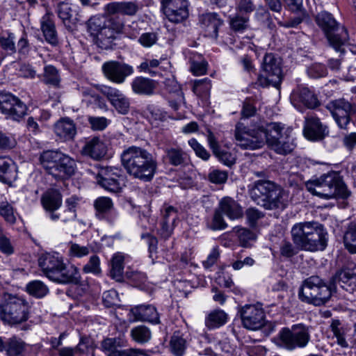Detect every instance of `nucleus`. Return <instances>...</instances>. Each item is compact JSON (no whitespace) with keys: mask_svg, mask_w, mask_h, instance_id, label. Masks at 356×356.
Wrapping results in <instances>:
<instances>
[{"mask_svg":"<svg viewBox=\"0 0 356 356\" xmlns=\"http://www.w3.org/2000/svg\"><path fill=\"white\" fill-rule=\"evenodd\" d=\"M120 157L122 166L130 176L143 181L153 179L157 162L147 149L132 145L124 149Z\"/></svg>","mask_w":356,"mask_h":356,"instance_id":"obj_2","label":"nucleus"},{"mask_svg":"<svg viewBox=\"0 0 356 356\" xmlns=\"http://www.w3.org/2000/svg\"><path fill=\"white\" fill-rule=\"evenodd\" d=\"M120 170L116 168H107L97 178L98 184L105 190L118 193L122 188L123 177L120 175Z\"/></svg>","mask_w":356,"mask_h":356,"instance_id":"obj_22","label":"nucleus"},{"mask_svg":"<svg viewBox=\"0 0 356 356\" xmlns=\"http://www.w3.org/2000/svg\"><path fill=\"white\" fill-rule=\"evenodd\" d=\"M99 90L119 113L126 115L129 113V99L120 90L106 85L100 86Z\"/></svg>","mask_w":356,"mask_h":356,"instance_id":"obj_20","label":"nucleus"},{"mask_svg":"<svg viewBox=\"0 0 356 356\" xmlns=\"http://www.w3.org/2000/svg\"><path fill=\"white\" fill-rule=\"evenodd\" d=\"M325 108L330 112L339 128L347 129L350 122V115L356 113V105L352 104L344 98L328 102Z\"/></svg>","mask_w":356,"mask_h":356,"instance_id":"obj_14","label":"nucleus"},{"mask_svg":"<svg viewBox=\"0 0 356 356\" xmlns=\"http://www.w3.org/2000/svg\"><path fill=\"white\" fill-rule=\"evenodd\" d=\"M40 161L47 172L57 180L68 179L75 172V161L61 152H43L40 156Z\"/></svg>","mask_w":356,"mask_h":356,"instance_id":"obj_8","label":"nucleus"},{"mask_svg":"<svg viewBox=\"0 0 356 356\" xmlns=\"http://www.w3.org/2000/svg\"><path fill=\"white\" fill-rule=\"evenodd\" d=\"M40 25L46 41L51 44H56L58 43V38L52 15L49 13L45 14L41 18Z\"/></svg>","mask_w":356,"mask_h":356,"instance_id":"obj_34","label":"nucleus"},{"mask_svg":"<svg viewBox=\"0 0 356 356\" xmlns=\"http://www.w3.org/2000/svg\"><path fill=\"white\" fill-rule=\"evenodd\" d=\"M310 327L303 323L284 327L279 334L277 345L289 350L306 347L310 341Z\"/></svg>","mask_w":356,"mask_h":356,"instance_id":"obj_12","label":"nucleus"},{"mask_svg":"<svg viewBox=\"0 0 356 356\" xmlns=\"http://www.w3.org/2000/svg\"><path fill=\"white\" fill-rule=\"evenodd\" d=\"M250 191L252 200L266 209H283L287 204L288 195L285 191L273 181H257Z\"/></svg>","mask_w":356,"mask_h":356,"instance_id":"obj_6","label":"nucleus"},{"mask_svg":"<svg viewBox=\"0 0 356 356\" xmlns=\"http://www.w3.org/2000/svg\"><path fill=\"white\" fill-rule=\"evenodd\" d=\"M282 79L281 58L273 53L266 54L261 64V73L259 74L255 84L267 87L277 88Z\"/></svg>","mask_w":356,"mask_h":356,"instance_id":"obj_13","label":"nucleus"},{"mask_svg":"<svg viewBox=\"0 0 356 356\" xmlns=\"http://www.w3.org/2000/svg\"><path fill=\"white\" fill-rule=\"evenodd\" d=\"M211 88V80L208 78L195 80L193 86V91L201 97H207Z\"/></svg>","mask_w":356,"mask_h":356,"instance_id":"obj_48","label":"nucleus"},{"mask_svg":"<svg viewBox=\"0 0 356 356\" xmlns=\"http://www.w3.org/2000/svg\"><path fill=\"white\" fill-rule=\"evenodd\" d=\"M234 229L243 247H248L251 242L256 240L254 232L247 228L236 227Z\"/></svg>","mask_w":356,"mask_h":356,"instance_id":"obj_49","label":"nucleus"},{"mask_svg":"<svg viewBox=\"0 0 356 356\" xmlns=\"http://www.w3.org/2000/svg\"><path fill=\"white\" fill-rule=\"evenodd\" d=\"M41 204L44 209L49 213L51 220L56 221L59 219L58 214L55 213L62 205V195L56 189H49L41 197Z\"/></svg>","mask_w":356,"mask_h":356,"instance_id":"obj_24","label":"nucleus"},{"mask_svg":"<svg viewBox=\"0 0 356 356\" xmlns=\"http://www.w3.org/2000/svg\"><path fill=\"white\" fill-rule=\"evenodd\" d=\"M110 120L105 117H94L88 118V122L90 127L94 131H103L110 124Z\"/></svg>","mask_w":356,"mask_h":356,"instance_id":"obj_56","label":"nucleus"},{"mask_svg":"<svg viewBox=\"0 0 356 356\" xmlns=\"http://www.w3.org/2000/svg\"><path fill=\"white\" fill-rule=\"evenodd\" d=\"M303 134L311 141H319L328 136L329 129L318 118L311 116L305 118Z\"/></svg>","mask_w":356,"mask_h":356,"instance_id":"obj_21","label":"nucleus"},{"mask_svg":"<svg viewBox=\"0 0 356 356\" xmlns=\"http://www.w3.org/2000/svg\"><path fill=\"white\" fill-rule=\"evenodd\" d=\"M83 271L85 273L99 275L101 273L100 260L97 255L90 257L88 263L83 266Z\"/></svg>","mask_w":356,"mask_h":356,"instance_id":"obj_53","label":"nucleus"},{"mask_svg":"<svg viewBox=\"0 0 356 356\" xmlns=\"http://www.w3.org/2000/svg\"><path fill=\"white\" fill-rule=\"evenodd\" d=\"M79 199L78 197L73 195L65 200V213H69V216L63 217V222H67L76 219V208L79 203Z\"/></svg>","mask_w":356,"mask_h":356,"instance_id":"obj_50","label":"nucleus"},{"mask_svg":"<svg viewBox=\"0 0 356 356\" xmlns=\"http://www.w3.org/2000/svg\"><path fill=\"white\" fill-rule=\"evenodd\" d=\"M343 241L345 248L350 254H356V220L350 222L347 225Z\"/></svg>","mask_w":356,"mask_h":356,"instance_id":"obj_36","label":"nucleus"},{"mask_svg":"<svg viewBox=\"0 0 356 356\" xmlns=\"http://www.w3.org/2000/svg\"><path fill=\"white\" fill-rule=\"evenodd\" d=\"M157 41V35L155 33H144L138 38L139 43L144 47H150Z\"/></svg>","mask_w":356,"mask_h":356,"instance_id":"obj_64","label":"nucleus"},{"mask_svg":"<svg viewBox=\"0 0 356 356\" xmlns=\"http://www.w3.org/2000/svg\"><path fill=\"white\" fill-rule=\"evenodd\" d=\"M133 92L140 95H152L156 88V82L151 79L143 76L135 77L131 83Z\"/></svg>","mask_w":356,"mask_h":356,"instance_id":"obj_31","label":"nucleus"},{"mask_svg":"<svg viewBox=\"0 0 356 356\" xmlns=\"http://www.w3.org/2000/svg\"><path fill=\"white\" fill-rule=\"evenodd\" d=\"M222 213L216 209L215 211L211 222L208 225L209 228L212 230H221L227 227V223L225 222Z\"/></svg>","mask_w":356,"mask_h":356,"instance_id":"obj_57","label":"nucleus"},{"mask_svg":"<svg viewBox=\"0 0 356 356\" xmlns=\"http://www.w3.org/2000/svg\"><path fill=\"white\" fill-rule=\"evenodd\" d=\"M331 296L332 288L318 276H311L306 279L298 292L301 301L315 306L325 305Z\"/></svg>","mask_w":356,"mask_h":356,"instance_id":"obj_10","label":"nucleus"},{"mask_svg":"<svg viewBox=\"0 0 356 356\" xmlns=\"http://www.w3.org/2000/svg\"><path fill=\"white\" fill-rule=\"evenodd\" d=\"M126 346V341L120 338H105L100 343V349L106 354L111 355L117 352L118 348H122Z\"/></svg>","mask_w":356,"mask_h":356,"instance_id":"obj_41","label":"nucleus"},{"mask_svg":"<svg viewBox=\"0 0 356 356\" xmlns=\"http://www.w3.org/2000/svg\"><path fill=\"white\" fill-rule=\"evenodd\" d=\"M291 99L294 104H302L308 108H315L320 102L314 92L305 86H298L291 95Z\"/></svg>","mask_w":356,"mask_h":356,"instance_id":"obj_26","label":"nucleus"},{"mask_svg":"<svg viewBox=\"0 0 356 356\" xmlns=\"http://www.w3.org/2000/svg\"><path fill=\"white\" fill-rule=\"evenodd\" d=\"M207 141L213 154L221 163L229 167L236 163V159L235 154L225 149H222L219 145L214 134L210 130L208 131Z\"/></svg>","mask_w":356,"mask_h":356,"instance_id":"obj_25","label":"nucleus"},{"mask_svg":"<svg viewBox=\"0 0 356 356\" xmlns=\"http://www.w3.org/2000/svg\"><path fill=\"white\" fill-rule=\"evenodd\" d=\"M17 178V168L9 158L0 156V181L11 184Z\"/></svg>","mask_w":356,"mask_h":356,"instance_id":"obj_32","label":"nucleus"},{"mask_svg":"<svg viewBox=\"0 0 356 356\" xmlns=\"http://www.w3.org/2000/svg\"><path fill=\"white\" fill-rule=\"evenodd\" d=\"M170 164L173 166L184 165L188 161V155L179 147H170L165 150Z\"/></svg>","mask_w":356,"mask_h":356,"instance_id":"obj_37","label":"nucleus"},{"mask_svg":"<svg viewBox=\"0 0 356 356\" xmlns=\"http://www.w3.org/2000/svg\"><path fill=\"white\" fill-rule=\"evenodd\" d=\"M14 40V34L9 33L6 37H0V45L5 51L14 53L16 51Z\"/></svg>","mask_w":356,"mask_h":356,"instance_id":"obj_62","label":"nucleus"},{"mask_svg":"<svg viewBox=\"0 0 356 356\" xmlns=\"http://www.w3.org/2000/svg\"><path fill=\"white\" fill-rule=\"evenodd\" d=\"M107 153V147L99 137L88 140L81 149V154L94 160H100Z\"/></svg>","mask_w":356,"mask_h":356,"instance_id":"obj_28","label":"nucleus"},{"mask_svg":"<svg viewBox=\"0 0 356 356\" xmlns=\"http://www.w3.org/2000/svg\"><path fill=\"white\" fill-rule=\"evenodd\" d=\"M236 144L244 149H257L264 146L265 134H260L259 129L250 130L241 123L235 127Z\"/></svg>","mask_w":356,"mask_h":356,"instance_id":"obj_15","label":"nucleus"},{"mask_svg":"<svg viewBox=\"0 0 356 356\" xmlns=\"http://www.w3.org/2000/svg\"><path fill=\"white\" fill-rule=\"evenodd\" d=\"M199 23L201 27L212 38H217L218 29L223 24L224 21L216 13H205L199 15Z\"/></svg>","mask_w":356,"mask_h":356,"instance_id":"obj_27","label":"nucleus"},{"mask_svg":"<svg viewBox=\"0 0 356 356\" xmlns=\"http://www.w3.org/2000/svg\"><path fill=\"white\" fill-rule=\"evenodd\" d=\"M208 63L204 59L200 60H191V71L195 76H201L206 74L207 70Z\"/></svg>","mask_w":356,"mask_h":356,"instance_id":"obj_60","label":"nucleus"},{"mask_svg":"<svg viewBox=\"0 0 356 356\" xmlns=\"http://www.w3.org/2000/svg\"><path fill=\"white\" fill-rule=\"evenodd\" d=\"M259 129L260 134H265L264 145L267 143L278 154H286L293 149L294 145L290 141L289 135L291 130L287 129L283 134L284 126L281 123L273 122Z\"/></svg>","mask_w":356,"mask_h":356,"instance_id":"obj_11","label":"nucleus"},{"mask_svg":"<svg viewBox=\"0 0 356 356\" xmlns=\"http://www.w3.org/2000/svg\"><path fill=\"white\" fill-rule=\"evenodd\" d=\"M76 6L68 3L61 2L58 5V15L64 24L76 19Z\"/></svg>","mask_w":356,"mask_h":356,"instance_id":"obj_39","label":"nucleus"},{"mask_svg":"<svg viewBox=\"0 0 356 356\" xmlns=\"http://www.w3.org/2000/svg\"><path fill=\"white\" fill-rule=\"evenodd\" d=\"M218 209L222 214L231 220H236L243 216V209L234 199L225 197L219 202Z\"/></svg>","mask_w":356,"mask_h":356,"instance_id":"obj_30","label":"nucleus"},{"mask_svg":"<svg viewBox=\"0 0 356 356\" xmlns=\"http://www.w3.org/2000/svg\"><path fill=\"white\" fill-rule=\"evenodd\" d=\"M333 336L337 339V343L343 348H347L348 343L346 339V328L340 321L332 320L330 325Z\"/></svg>","mask_w":356,"mask_h":356,"instance_id":"obj_42","label":"nucleus"},{"mask_svg":"<svg viewBox=\"0 0 356 356\" xmlns=\"http://www.w3.org/2000/svg\"><path fill=\"white\" fill-rule=\"evenodd\" d=\"M54 131L60 140L68 141L73 140L76 136V127L72 120L63 118L54 124Z\"/></svg>","mask_w":356,"mask_h":356,"instance_id":"obj_29","label":"nucleus"},{"mask_svg":"<svg viewBox=\"0 0 356 356\" xmlns=\"http://www.w3.org/2000/svg\"><path fill=\"white\" fill-rule=\"evenodd\" d=\"M113 204L111 198L99 197L94 202V207L99 213H107L113 208Z\"/></svg>","mask_w":356,"mask_h":356,"instance_id":"obj_51","label":"nucleus"},{"mask_svg":"<svg viewBox=\"0 0 356 356\" xmlns=\"http://www.w3.org/2000/svg\"><path fill=\"white\" fill-rule=\"evenodd\" d=\"M209 179L211 182L216 184H221L227 180V172L220 170H213L209 174Z\"/></svg>","mask_w":356,"mask_h":356,"instance_id":"obj_61","label":"nucleus"},{"mask_svg":"<svg viewBox=\"0 0 356 356\" xmlns=\"http://www.w3.org/2000/svg\"><path fill=\"white\" fill-rule=\"evenodd\" d=\"M162 5L166 17L172 23H181L188 17V0H162Z\"/></svg>","mask_w":356,"mask_h":356,"instance_id":"obj_19","label":"nucleus"},{"mask_svg":"<svg viewBox=\"0 0 356 356\" xmlns=\"http://www.w3.org/2000/svg\"><path fill=\"white\" fill-rule=\"evenodd\" d=\"M130 335L134 341L140 344L147 343L152 337L150 330L145 325L133 327L131 330Z\"/></svg>","mask_w":356,"mask_h":356,"instance_id":"obj_43","label":"nucleus"},{"mask_svg":"<svg viewBox=\"0 0 356 356\" xmlns=\"http://www.w3.org/2000/svg\"><path fill=\"white\" fill-rule=\"evenodd\" d=\"M316 24L323 31L330 45L340 53L344 52V46L348 40V33L343 26L340 27L337 21L327 12H321L316 17Z\"/></svg>","mask_w":356,"mask_h":356,"instance_id":"obj_9","label":"nucleus"},{"mask_svg":"<svg viewBox=\"0 0 356 356\" xmlns=\"http://www.w3.org/2000/svg\"><path fill=\"white\" fill-rule=\"evenodd\" d=\"M124 260V256L120 253L115 254L111 259V275L116 280H120L122 278Z\"/></svg>","mask_w":356,"mask_h":356,"instance_id":"obj_45","label":"nucleus"},{"mask_svg":"<svg viewBox=\"0 0 356 356\" xmlns=\"http://www.w3.org/2000/svg\"><path fill=\"white\" fill-rule=\"evenodd\" d=\"M240 314L242 324L246 329L257 330L266 323L265 312L259 305H245L241 308Z\"/></svg>","mask_w":356,"mask_h":356,"instance_id":"obj_17","label":"nucleus"},{"mask_svg":"<svg viewBox=\"0 0 356 356\" xmlns=\"http://www.w3.org/2000/svg\"><path fill=\"white\" fill-rule=\"evenodd\" d=\"M228 316L222 309H215L211 312L205 319V325L209 329L218 328L227 321Z\"/></svg>","mask_w":356,"mask_h":356,"instance_id":"obj_38","label":"nucleus"},{"mask_svg":"<svg viewBox=\"0 0 356 356\" xmlns=\"http://www.w3.org/2000/svg\"><path fill=\"white\" fill-rule=\"evenodd\" d=\"M249 18L245 16L238 15L230 19V26L234 31H243L248 26Z\"/></svg>","mask_w":356,"mask_h":356,"instance_id":"obj_54","label":"nucleus"},{"mask_svg":"<svg viewBox=\"0 0 356 356\" xmlns=\"http://www.w3.org/2000/svg\"><path fill=\"white\" fill-rule=\"evenodd\" d=\"M129 316L132 321H146L152 324L160 323L159 315L156 307L150 305H142L132 308Z\"/></svg>","mask_w":356,"mask_h":356,"instance_id":"obj_23","label":"nucleus"},{"mask_svg":"<svg viewBox=\"0 0 356 356\" xmlns=\"http://www.w3.org/2000/svg\"><path fill=\"white\" fill-rule=\"evenodd\" d=\"M188 145L195 151V154L204 161H207L210 157L209 152L201 145L196 139L192 138L188 140Z\"/></svg>","mask_w":356,"mask_h":356,"instance_id":"obj_59","label":"nucleus"},{"mask_svg":"<svg viewBox=\"0 0 356 356\" xmlns=\"http://www.w3.org/2000/svg\"><path fill=\"white\" fill-rule=\"evenodd\" d=\"M291 234L293 243L302 250L322 251L327 247V232L318 222L296 223L292 227Z\"/></svg>","mask_w":356,"mask_h":356,"instance_id":"obj_3","label":"nucleus"},{"mask_svg":"<svg viewBox=\"0 0 356 356\" xmlns=\"http://www.w3.org/2000/svg\"><path fill=\"white\" fill-rule=\"evenodd\" d=\"M305 186L312 194L325 200L345 199L350 195L341 176L336 171H330L310 179L305 183Z\"/></svg>","mask_w":356,"mask_h":356,"instance_id":"obj_5","label":"nucleus"},{"mask_svg":"<svg viewBox=\"0 0 356 356\" xmlns=\"http://www.w3.org/2000/svg\"><path fill=\"white\" fill-rule=\"evenodd\" d=\"M300 249L290 241H284L280 247V255L285 258H291L297 254Z\"/></svg>","mask_w":356,"mask_h":356,"instance_id":"obj_52","label":"nucleus"},{"mask_svg":"<svg viewBox=\"0 0 356 356\" xmlns=\"http://www.w3.org/2000/svg\"><path fill=\"white\" fill-rule=\"evenodd\" d=\"M5 343V349L10 356H16L21 354L25 348L24 342L16 337L8 339Z\"/></svg>","mask_w":356,"mask_h":356,"instance_id":"obj_47","label":"nucleus"},{"mask_svg":"<svg viewBox=\"0 0 356 356\" xmlns=\"http://www.w3.org/2000/svg\"><path fill=\"white\" fill-rule=\"evenodd\" d=\"M67 255L70 258H81L88 255L92 248L88 245H81L76 243L70 241L67 244Z\"/></svg>","mask_w":356,"mask_h":356,"instance_id":"obj_46","label":"nucleus"},{"mask_svg":"<svg viewBox=\"0 0 356 356\" xmlns=\"http://www.w3.org/2000/svg\"><path fill=\"white\" fill-rule=\"evenodd\" d=\"M138 10L134 1H113L107 3L102 15L91 17L87 23L88 32L102 44L108 46L120 34L124 33V19L118 15L133 16Z\"/></svg>","mask_w":356,"mask_h":356,"instance_id":"obj_1","label":"nucleus"},{"mask_svg":"<svg viewBox=\"0 0 356 356\" xmlns=\"http://www.w3.org/2000/svg\"><path fill=\"white\" fill-rule=\"evenodd\" d=\"M38 76L44 83L55 87L58 86L60 81L58 70L51 65L45 66L43 74L38 75Z\"/></svg>","mask_w":356,"mask_h":356,"instance_id":"obj_40","label":"nucleus"},{"mask_svg":"<svg viewBox=\"0 0 356 356\" xmlns=\"http://www.w3.org/2000/svg\"><path fill=\"white\" fill-rule=\"evenodd\" d=\"M147 115L152 123L163 121L166 117V114L163 111L154 106H149L147 107Z\"/></svg>","mask_w":356,"mask_h":356,"instance_id":"obj_58","label":"nucleus"},{"mask_svg":"<svg viewBox=\"0 0 356 356\" xmlns=\"http://www.w3.org/2000/svg\"><path fill=\"white\" fill-rule=\"evenodd\" d=\"M188 345L187 338L180 331H176L171 337L170 347L172 353L176 356H182Z\"/></svg>","mask_w":356,"mask_h":356,"instance_id":"obj_35","label":"nucleus"},{"mask_svg":"<svg viewBox=\"0 0 356 356\" xmlns=\"http://www.w3.org/2000/svg\"><path fill=\"white\" fill-rule=\"evenodd\" d=\"M355 266L353 264L343 266L341 270L337 271L332 277L334 284H339L346 291L349 290L350 280L353 277L355 271Z\"/></svg>","mask_w":356,"mask_h":356,"instance_id":"obj_33","label":"nucleus"},{"mask_svg":"<svg viewBox=\"0 0 356 356\" xmlns=\"http://www.w3.org/2000/svg\"><path fill=\"white\" fill-rule=\"evenodd\" d=\"M236 8L240 13L246 15L252 13L256 6L253 0H238Z\"/></svg>","mask_w":356,"mask_h":356,"instance_id":"obj_63","label":"nucleus"},{"mask_svg":"<svg viewBox=\"0 0 356 356\" xmlns=\"http://www.w3.org/2000/svg\"><path fill=\"white\" fill-rule=\"evenodd\" d=\"M38 264L43 273L50 280L59 284H76L81 276L74 265H67L58 253L41 255Z\"/></svg>","mask_w":356,"mask_h":356,"instance_id":"obj_4","label":"nucleus"},{"mask_svg":"<svg viewBox=\"0 0 356 356\" xmlns=\"http://www.w3.org/2000/svg\"><path fill=\"white\" fill-rule=\"evenodd\" d=\"M26 106L17 97L0 91V111L7 118L18 121L26 113Z\"/></svg>","mask_w":356,"mask_h":356,"instance_id":"obj_16","label":"nucleus"},{"mask_svg":"<svg viewBox=\"0 0 356 356\" xmlns=\"http://www.w3.org/2000/svg\"><path fill=\"white\" fill-rule=\"evenodd\" d=\"M102 69L105 77L117 84L123 83L127 77L134 73L132 66L115 60L104 63Z\"/></svg>","mask_w":356,"mask_h":356,"instance_id":"obj_18","label":"nucleus"},{"mask_svg":"<svg viewBox=\"0 0 356 356\" xmlns=\"http://www.w3.org/2000/svg\"><path fill=\"white\" fill-rule=\"evenodd\" d=\"M31 305L22 296L3 293L0 300V319L9 325L26 322L30 316Z\"/></svg>","mask_w":356,"mask_h":356,"instance_id":"obj_7","label":"nucleus"},{"mask_svg":"<svg viewBox=\"0 0 356 356\" xmlns=\"http://www.w3.org/2000/svg\"><path fill=\"white\" fill-rule=\"evenodd\" d=\"M29 294L38 298L44 297L49 292L48 287L40 280H33L26 286Z\"/></svg>","mask_w":356,"mask_h":356,"instance_id":"obj_44","label":"nucleus"},{"mask_svg":"<svg viewBox=\"0 0 356 356\" xmlns=\"http://www.w3.org/2000/svg\"><path fill=\"white\" fill-rule=\"evenodd\" d=\"M160 64L157 59H145L138 67L140 72L149 74L151 76H155L156 72L154 70Z\"/></svg>","mask_w":356,"mask_h":356,"instance_id":"obj_55","label":"nucleus"}]
</instances>
